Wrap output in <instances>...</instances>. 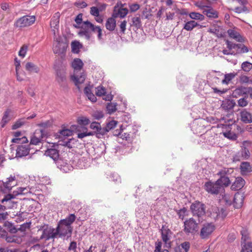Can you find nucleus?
Masks as SVG:
<instances>
[{
	"label": "nucleus",
	"mask_w": 252,
	"mask_h": 252,
	"mask_svg": "<svg viewBox=\"0 0 252 252\" xmlns=\"http://www.w3.org/2000/svg\"><path fill=\"white\" fill-rule=\"evenodd\" d=\"M84 65L83 63L80 59H75L72 63V66L74 68V74L71 76V79L74 82L75 86L79 89V85L84 83L85 76L81 71Z\"/></svg>",
	"instance_id": "nucleus-1"
},
{
	"label": "nucleus",
	"mask_w": 252,
	"mask_h": 252,
	"mask_svg": "<svg viewBox=\"0 0 252 252\" xmlns=\"http://www.w3.org/2000/svg\"><path fill=\"white\" fill-rule=\"evenodd\" d=\"M13 143L21 144L16 149V157L22 158L27 156L30 152V148L28 144V140L26 137L23 136L21 138H13L12 140Z\"/></svg>",
	"instance_id": "nucleus-2"
},
{
	"label": "nucleus",
	"mask_w": 252,
	"mask_h": 252,
	"mask_svg": "<svg viewBox=\"0 0 252 252\" xmlns=\"http://www.w3.org/2000/svg\"><path fill=\"white\" fill-rule=\"evenodd\" d=\"M233 172V169L230 168H223L220 169L217 173L220 178L217 180V182L219 185H221L222 187H227L230 184V181L228 177Z\"/></svg>",
	"instance_id": "nucleus-3"
},
{
	"label": "nucleus",
	"mask_w": 252,
	"mask_h": 252,
	"mask_svg": "<svg viewBox=\"0 0 252 252\" xmlns=\"http://www.w3.org/2000/svg\"><path fill=\"white\" fill-rule=\"evenodd\" d=\"M199 222H197L193 218L186 220L184 223V231L187 235H194L198 231Z\"/></svg>",
	"instance_id": "nucleus-4"
},
{
	"label": "nucleus",
	"mask_w": 252,
	"mask_h": 252,
	"mask_svg": "<svg viewBox=\"0 0 252 252\" xmlns=\"http://www.w3.org/2000/svg\"><path fill=\"white\" fill-rule=\"evenodd\" d=\"M190 209L192 215L194 217H197L198 222H200V219L205 214V205L198 201H196L191 204Z\"/></svg>",
	"instance_id": "nucleus-5"
},
{
	"label": "nucleus",
	"mask_w": 252,
	"mask_h": 252,
	"mask_svg": "<svg viewBox=\"0 0 252 252\" xmlns=\"http://www.w3.org/2000/svg\"><path fill=\"white\" fill-rule=\"evenodd\" d=\"M42 230V233L40 236V239H45V241H48L50 239H54L58 236V231H56V228L48 225L41 226L38 231Z\"/></svg>",
	"instance_id": "nucleus-6"
},
{
	"label": "nucleus",
	"mask_w": 252,
	"mask_h": 252,
	"mask_svg": "<svg viewBox=\"0 0 252 252\" xmlns=\"http://www.w3.org/2000/svg\"><path fill=\"white\" fill-rule=\"evenodd\" d=\"M35 21V16L25 15L18 19L15 22L14 26L16 28H25L30 26L34 23Z\"/></svg>",
	"instance_id": "nucleus-7"
},
{
	"label": "nucleus",
	"mask_w": 252,
	"mask_h": 252,
	"mask_svg": "<svg viewBox=\"0 0 252 252\" xmlns=\"http://www.w3.org/2000/svg\"><path fill=\"white\" fill-rule=\"evenodd\" d=\"M91 28H93V24L88 21H84L80 27L81 30L78 32V35L84 37L86 39L90 40L92 36Z\"/></svg>",
	"instance_id": "nucleus-8"
},
{
	"label": "nucleus",
	"mask_w": 252,
	"mask_h": 252,
	"mask_svg": "<svg viewBox=\"0 0 252 252\" xmlns=\"http://www.w3.org/2000/svg\"><path fill=\"white\" fill-rule=\"evenodd\" d=\"M205 189L208 192L212 194H218L224 190V188L221 185L217 183V182H207L205 184Z\"/></svg>",
	"instance_id": "nucleus-9"
},
{
	"label": "nucleus",
	"mask_w": 252,
	"mask_h": 252,
	"mask_svg": "<svg viewBox=\"0 0 252 252\" xmlns=\"http://www.w3.org/2000/svg\"><path fill=\"white\" fill-rule=\"evenodd\" d=\"M47 137V132L44 129H37L31 137L30 144L37 145Z\"/></svg>",
	"instance_id": "nucleus-10"
},
{
	"label": "nucleus",
	"mask_w": 252,
	"mask_h": 252,
	"mask_svg": "<svg viewBox=\"0 0 252 252\" xmlns=\"http://www.w3.org/2000/svg\"><path fill=\"white\" fill-rule=\"evenodd\" d=\"M215 225L212 223H206L203 225L200 231V236L202 239H208L215 230Z\"/></svg>",
	"instance_id": "nucleus-11"
},
{
	"label": "nucleus",
	"mask_w": 252,
	"mask_h": 252,
	"mask_svg": "<svg viewBox=\"0 0 252 252\" xmlns=\"http://www.w3.org/2000/svg\"><path fill=\"white\" fill-rule=\"evenodd\" d=\"M56 80L61 87H65L66 83V76L65 69L63 67H60L56 69Z\"/></svg>",
	"instance_id": "nucleus-12"
},
{
	"label": "nucleus",
	"mask_w": 252,
	"mask_h": 252,
	"mask_svg": "<svg viewBox=\"0 0 252 252\" xmlns=\"http://www.w3.org/2000/svg\"><path fill=\"white\" fill-rule=\"evenodd\" d=\"M56 229L58 232V236L59 237L67 236V238H69L71 236L73 228H69L58 223Z\"/></svg>",
	"instance_id": "nucleus-13"
},
{
	"label": "nucleus",
	"mask_w": 252,
	"mask_h": 252,
	"mask_svg": "<svg viewBox=\"0 0 252 252\" xmlns=\"http://www.w3.org/2000/svg\"><path fill=\"white\" fill-rule=\"evenodd\" d=\"M16 196L13 192L12 193H9L5 195L1 200V203L6 206V209H11L16 205L17 202L12 201V199L15 198Z\"/></svg>",
	"instance_id": "nucleus-14"
},
{
	"label": "nucleus",
	"mask_w": 252,
	"mask_h": 252,
	"mask_svg": "<svg viewBox=\"0 0 252 252\" xmlns=\"http://www.w3.org/2000/svg\"><path fill=\"white\" fill-rule=\"evenodd\" d=\"M227 33L230 38L235 40L237 42L242 43L245 41L244 37L240 34L238 32V29L235 27L228 29Z\"/></svg>",
	"instance_id": "nucleus-15"
},
{
	"label": "nucleus",
	"mask_w": 252,
	"mask_h": 252,
	"mask_svg": "<svg viewBox=\"0 0 252 252\" xmlns=\"http://www.w3.org/2000/svg\"><path fill=\"white\" fill-rule=\"evenodd\" d=\"M249 87L240 86L236 88L232 92V96L238 98L240 96H248Z\"/></svg>",
	"instance_id": "nucleus-16"
},
{
	"label": "nucleus",
	"mask_w": 252,
	"mask_h": 252,
	"mask_svg": "<svg viewBox=\"0 0 252 252\" xmlns=\"http://www.w3.org/2000/svg\"><path fill=\"white\" fill-rule=\"evenodd\" d=\"M244 194L242 193L237 192L233 197V205L235 208H241L243 204L244 200Z\"/></svg>",
	"instance_id": "nucleus-17"
},
{
	"label": "nucleus",
	"mask_w": 252,
	"mask_h": 252,
	"mask_svg": "<svg viewBox=\"0 0 252 252\" xmlns=\"http://www.w3.org/2000/svg\"><path fill=\"white\" fill-rule=\"evenodd\" d=\"M60 22V14L57 12L56 13L51 19L50 22V26L52 29V31L54 34H56V31H58L59 28Z\"/></svg>",
	"instance_id": "nucleus-18"
},
{
	"label": "nucleus",
	"mask_w": 252,
	"mask_h": 252,
	"mask_svg": "<svg viewBox=\"0 0 252 252\" xmlns=\"http://www.w3.org/2000/svg\"><path fill=\"white\" fill-rule=\"evenodd\" d=\"M241 120L245 124L252 123V115L246 109H243L240 112Z\"/></svg>",
	"instance_id": "nucleus-19"
},
{
	"label": "nucleus",
	"mask_w": 252,
	"mask_h": 252,
	"mask_svg": "<svg viewBox=\"0 0 252 252\" xmlns=\"http://www.w3.org/2000/svg\"><path fill=\"white\" fill-rule=\"evenodd\" d=\"M76 216L73 214H70L65 219L61 220L58 223L62 224L63 225L67 226L69 228H73L71 226V224L75 221Z\"/></svg>",
	"instance_id": "nucleus-20"
},
{
	"label": "nucleus",
	"mask_w": 252,
	"mask_h": 252,
	"mask_svg": "<svg viewBox=\"0 0 252 252\" xmlns=\"http://www.w3.org/2000/svg\"><path fill=\"white\" fill-rule=\"evenodd\" d=\"M245 184V180L241 177L236 178L235 182L232 184L231 189L232 190H238L241 189Z\"/></svg>",
	"instance_id": "nucleus-21"
},
{
	"label": "nucleus",
	"mask_w": 252,
	"mask_h": 252,
	"mask_svg": "<svg viewBox=\"0 0 252 252\" xmlns=\"http://www.w3.org/2000/svg\"><path fill=\"white\" fill-rule=\"evenodd\" d=\"M235 105V102L233 100L225 99L222 101L221 107L224 110H227L228 112L233 111L232 109Z\"/></svg>",
	"instance_id": "nucleus-22"
},
{
	"label": "nucleus",
	"mask_w": 252,
	"mask_h": 252,
	"mask_svg": "<svg viewBox=\"0 0 252 252\" xmlns=\"http://www.w3.org/2000/svg\"><path fill=\"white\" fill-rule=\"evenodd\" d=\"M7 180L6 182H3V184L5 189L9 191L16 185V178L15 176H10Z\"/></svg>",
	"instance_id": "nucleus-23"
},
{
	"label": "nucleus",
	"mask_w": 252,
	"mask_h": 252,
	"mask_svg": "<svg viewBox=\"0 0 252 252\" xmlns=\"http://www.w3.org/2000/svg\"><path fill=\"white\" fill-rule=\"evenodd\" d=\"M45 155L49 156L54 161L57 160L59 158V151L54 148L48 149L45 152Z\"/></svg>",
	"instance_id": "nucleus-24"
},
{
	"label": "nucleus",
	"mask_w": 252,
	"mask_h": 252,
	"mask_svg": "<svg viewBox=\"0 0 252 252\" xmlns=\"http://www.w3.org/2000/svg\"><path fill=\"white\" fill-rule=\"evenodd\" d=\"M160 230L162 241L165 244H167L170 238L171 231L169 229L167 228V227H165L163 226Z\"/></svg>",
	"instance_id": "nucleus-25"
},
{
	"label": "nucleus",
	"mask_w": 252,
	"mask_h": 252,
	"mask_svg": "<svg viewBox=\"0 0 252 252\" xmlns=\"http://www.w3.org/2000/svg\"><path fill=\"white\" fill-rule=\"evenodd\" d=\"M203 13L209 18H217L218 17V12L211 6H207L203 11Z\"/></svg>",
	"instance_id": "nucleus-26"
},
{
	"label": "nucleus",
	"mask_w": 252,
	"mask_h": 252,
	"mask_svg": "<svg viewBox=\"0 0 252 252\" xmlns=\"http://www.w3.org/2000/svg\"><path fill=\"white\" fill-rule=\"evenodd\" d=\"M237 75V73L232 72L224 75V79L221 81L222 84L228 85Z\"/></svg>",
	"instance_id": "nucleus-27"
},
{
	"label": "nucleus",
	"mask_w": 252,
	"mask_h": 252,
	"mask_svg": "<svg viewBox=\"0 0 252 252\" xmlns=\"http://www.w3.org/2000/svg\"><path fill=\"white\" fill-rule=\"evenodd\" d=\"M11 112L10 109H7L4 113L1 121L0 123V126L1 128L4 127L5 125L10 121L9 114Z\"/></svg>",
	"instance_id": "nucleus-28"
},
{
	"label": "nucleus",
	"mask_w": 252,
	"mask_h": 252,
	"mask_svg": "<svg viewBox=\"0 0 252 252\" xmlns=\"http://www.w3.org/2000/svg\"><path fill=\"white\" fill-rule=\"evenodd\" d=\"M116 25V20L112 17L108 18L105 24L106 28L110 31H114Z\"/></svg>",
	"instance_id": "nucleus-29"
},
{
	"label": "nucleus",
	"mask_w": 252,
	"mask_h": 252,
	"mask_svg": "<svg viewBox=\"0 0 252 252\" xmlns=\"http://www.w3.org/2000/svg\"><path fill=\"white\" fill-rule=\"evenodd\" d=\"M5 241L7 243H14L20 244L22 242V239L16 235H6Z\"/></svg>",
	"instance_id": "nucleus-30"
},
{
	"label": "nucleus",
	"mask_w": 252,
	"mask_h": 252,
	"mask_svg": "<svg viewBox=\"0 0 252 252\" xmlns=\"http://www.w3.org/2000/svg\"><path fill=\"white\" fill-rule=\"evenodd\" d=\"M212 211H213V213H211V215L214 218L221 217L223 218L226 216V214L224 213L225 211L223 209H221L220 210L221 214L220 213V210L217 207L212 208Z\"/></svg>",
	"instance_id": "nucleus-31"
},
{
	"label": "nucleus",
	"mask_w": 252,
	"mask_h": 252,
	"mask_svg": "<svg viewBox=\"0 0 252 252\" xmlns=\"http://www.w3.org/2000/svg\"><path fill=\"white\" fill-rule=\"evenodd\" d=\"M240 169L242 174H246L252 171L251 165L248 162H243L241 163Z\"/></svg>",
	"instance_id": "nucleus-32"
},
{
	"label": "nucleus",
	"mask_w": 252,
	"mask_h": 252,
	"mask_svg": "<svg viewBox=\"0 0 252 252\" xmlns=\"http://www.w3.org/2000/svg\"><path fill=\"white\" fill-rule=\"evenodd\" d=\"M26 69L30 72L38 73L39 71V68L34 63L28 62L26 64Z\"/></svg>",
	"instance_id": "nucleus-33"
},
{
	"label": "nucleus",
	"mask_w": 252,
	"mask_h": 252,
	"mask_svg": "<svg viewBox=\"0 0 252 252\" xmlns=\"http://www.w3.org/2000/svg\"><path fill=\"white\" fill-rule=\"evenodd\" d=\"M30 188L29 187H19L16 190L13 191V193L17 196L20 194H27L31 192Z\"/></svg>",
	"instance_id": "nucleus-34"
},
{
	"label": "nucleus",
	"mask_w": 252,
	"mask_h": 252,
	"mask_svg": "<svg viewBox=\"0 0 252 252\" xmlns=\"http://www.w3.org/2000/svg\"><path fill=\"white\" fill-rule=\"evenodd\" d=\"M71 51L73 53L77 54L79 50L82 47V45L77 41H72L71 43Z\"/></svg>",
	"instance_id": "nucleus-35"
},
{
	"label": "nucleus",
	"mask_w": 252,
	"mask_h": 252,
	"mask_svg": "<svg viewBox=\"0 0 252 252\" xmlns=\"http://www.w3.org/2000/svg\"><path fill=\"white\" fill-rule=\"evenodd\" d=\"M237 49L236 54L246 53L249 51V48L242 43H238Z\"/></svg>",
	"instance_id": "nucleus-36"
},
{
	"label": "nucleus",
	"mask_w": 252,
	"mask_h": 252,
	"mask_svg": "<svg viewBox=\"0 0 252 252\" xmlns=\"http://www.w3.org/2000/svg\"><path fill=\"white\" fill-rule=\"evenodd\" d=\"M62 43L58 42L57 44L54 47L53 50L55 54L63 53L66 50L65 45L62 46Z\"/></svg>",
	"instance_id": "nucleus-37"
},
{
	"label": "nucleus",
	"mask_w": 252,
	"mask_h": 252,
	"mask_svg": "<svg viewBox=\"0 0 252 252\" xmlns=\"http://www.w3.org/2000/svg\"><path fill=\"white\" fill-rule=\"evenodd\" d=\"M246 4L241 5L242 7H236L234 9L229 8V10H233L237 13H248L250 11L249 9L246 6Z\"/></svg>",
	"instance_id": "nucleus-38"
},
{
	"label": "nucleus",
	"mask_w": 252,
	"mask_h": 252,
	"mask_svg": "<svg viewBox=\"0 0 252 252\" xmlns=\"http://www.w3.org/2000/svg\"><path fill=\"white\" fill-rule=\"evenodd\" d=\"M71 130H69L68 129H63L60 131V134L64 136H69L71 135L72 131L76 129L79 131V129H77L78 128H79V126H71Z\"/></svg>",
	"instance_id": "nucleus-39"
},
{
	"label": "nucleus",
	"mask_w": 252,
	"mask_h": 252,
	"mask_svg": "<svg viewBox=\"0 0 252 252\" xmlns=\"http://www.w3.org/2000/svg\"><path fill=\"white\" fill-rule=\"evenodd\" d=\"M178 248L179 252H188L190 248V243L189 242H184L179 246Z\"/></svg>",
	"instance_id": "nucleus-40"
},
{
	"label": "nucleus",
	"mask_w": 252,
	"mask_h": 252,
	"mask_svg": "<svg viewBox=\"0 0 252 252\" xmlns=\"http://www.w3.org/2000/svg\"><path fill=\"white\" fill-rule=\"evenodd\" d=\"M233 112L231 111L230 112H227L225 116L221 117L220 121H224V123H233L234 121L233 120Z\"/></svg>",
	"instance_id": "nucleus-41"
},
{
	"label": "nucleus",
	"mask_w": 252,
	"mask_h": 252,
	"mask_svg": "<svg viewBox=\"0 0 252 252\" xmlns=\"http://www.w3.org/2000/svg\"><path fill=\"white\" fill-rule=\"evenodd\" d=\"M197 25V22L195 21H190L185 24L184 29L188 31H190Z\"/></svg>",
	"instance_id": "nucleus-42"
},
{
	"label": "nucleus",
	"mask_w": 252,
	"mask_h": 252,
	"mask_svg": "<svg viewBox=\"0 0 252 252\" xmlns=\"http://www.w3.org/2000/svg\"><path fill=\"white\" fill-rule=\"evenodd\" d=\"M132 26H134L137 29H140L141 26V19L139 16H134L132 18Z\"/></svg>",
	"instance_id": "nucleus-43"
},
{
	"label": "nucleus",
	"mask_w": 252,
	"mask_h": 252,
	"mask_svg": "<svg viewBox=\"0 0 252 252\" xmlns=\"http://www.w3.org/2000/svg\"><path fill=\"white\" fill-rule=\"evenodd\" d=\"M4 224L5 226L7 227L8 231L11 233H16L18 230V229H17L12 223L6 221Z\"/></svg>",
	"instance_id": "nucleus-44"
},
{
	"label": "nucleus",
	"mask_w": 252,
	"mask_h": 252,
	"mask_svg": "<svg viewBox=\"0 0 252 252\" xmlns=\"http://www.w3.org/2000/svg\"><path fill=\"white\" fill-rule=\"evenodd\" d=\"M91 32L97 33V38L100 40L102 39V30L99 26H94L93 24V28H91Z\"/></svg>",
	"instance_id": "nucleus-45"
},
{
	"label": "nucleus",
	"mask_w": 252,
	"mask_h": 252,
	"mask_svg": "<svg viewBox=\"0 0 252 252\" xmlns=\"http://www.w3.org/2000/svg\"><path fill=\"white\" fill-rule=\"evenodd\" d=\"M241 68L244 72H249L252 69V63L246 61L241 64Z\"/></svg>",
	"instance_id": "nucleus-46"
},
{
	"label": "nucleus",
	"mask_w": 252,
	"mask_h": 252,
	"mask_svg": "<svg viewBox=\"0 0 252 252\" xmlns=\"http://www.w3.org/2000/svg\"><path fill=\"white\" fill-rule=\"evenodd\" d=\"M248 96L243 97L238 100V105L240 107H244L248 105L249 102L248 101Z\"/></svg>",
	"instance_id": "nucleus-47"
},
{
	"label": "nucleus",
	"mask_w": 252,
	"mask_h": 252,
	"mask_svg": "<svg viewBox=\"0 0 252 252\" xmlns=\"http://www.w3.org/2000/svg\"><path fill=\"white\" fill-rule=\"evenodd\" d=\"M241 234L242 235V245L243 243H246L247 240H248L249 238V233L247 230L245 228H243L242 230L241 231Z\"/></svg>",
	"instance_id": "nucleus-48"
},
{
	"label": "nucleus",
	"mask_w": 252,
	"mask_h": 252,
	"mask_svg": "<svg viewBox=\"0 0 252 252\" xmlns=\"http://www.w3.org/2000/svg\"><path fill=\"white\" fill-rule=\"evenodd\" d=\"M128 13V10L125 8H120L117 14L114 13L113 16L114 17L119 16L121 18L125 17Z\"/></svg>",
	"instance_id": "nucleus-49"
},
{
	"label": "nucleus",
	"mask_w": 252,
	"mask_h": 252,
	"mask_svg": "<svg viewBox=\"0 0 252 252\" xmlns=\"http://www.w3.org/2000/svg\"><path fill=\"white\" fill-rule=\"evenodd\" d=\"M223 135L225 138L233 141L236 140L238 137L236 134L231 131L223 132Z\"/></svg>",
	"instance_id": "nucleus-50"
},
{
	"label": "nucleus",
	"mask_w": 252,
	"mask_h": 252,
	"mask_svg": "<svg viewBox=\"0 0 252 252\" xmlns=\"http://www.w3.org/2000/svg\"><path fill=\"white\" fill-rule=\"evenodd\" d=\"M241 252H252V243L248 242L243 244Z\"/></svg>",
	"instance_id": "nucleus-51"
},
{
	"label": "nucleus",
	"mask_w": 252,
	"mask_h": 252,
	"mask_svg": "<svg viewBox=\"0 0 252 252\" xmlns=\"http://www.w3.org/2000/svg\"><path fill=\"white\" fill-rule=\"evenodd\" d=\"M26 123L25 119H20L17 120L12 126V128L13 129H17L22 126H23Z\"/></svg>",
	"instance_id": "nucleus-52"
},
{
	"label": "nucleus",
	"mask_w": 252,
	"mask_h": 252,
	"mask_svg": "<svg viewBox=\"0 0 252 252\" xmlns=\"http://www.w3.org/2000/svg\"><path fill=\"white\" fill-rule=\"evenodd\" d=\"M208 32L215 34L217 37L220 38L223 37V33L221 32H220L219 29L216 28L213 29H210Z\"/></svg>",
	"instance_id": "nucleus-53"
},
{
	"label": "nucleus",
	"mask_w": 252,
	"mask_h": 252,
	"mask_svg": "<svg viewBox=\"0 0 252 252\" xmlns=\"http://www.w3.org/2000/svg\"><path fill=\"white\" fill-rule=\"evenodd\" d=\"M90 121L89 119L85 117H79L77 119V123L80 125L86 126L90 123Z\"/></svg>",
	"instance_id": "nucleus-54"
},
{
	"label": "nucleus",
	"mask_w": 252,
	"mask_h": 252,
	"mask_svg": "<svg viewBox=\"0 0 252 252\" xmlns=\"http://www.w3.org/2000/svg\"><path fill=\"white\" fill-rule=\"evenodd\" d=\"M95 94L98 96L104 95L106 93V90L104 87L98 86L96 88Z\"/></svg>",
	"instance_id": "nucleus-55"
},
{
	"label": "nucleus",
	"mask_w": 252,
	"mask_h": 252,
	"mask_svg": "<svg viewBox=\"0 0 252 252\" xmlns=\"http://www.w3.org/2000/svg\"><path fill=\"white\" fill-rule=\"evenodd\" d=\"M189 17L192 19L195 20H203L204 19V16L199 13L197 12H191L189 14Z\"/></svg>",
	"instance_id": "nucleus-56"
},
{
	"label": "nucleus",
	"mask_w": 252,
	"mask_h": 252,
	"mask_svg": "<svg viewBox=\"0 0 252 252\" xmlns=\"http://www.w3.org/2000/svg\"><path fill=\"white\" fill-rule=\"evenodd\" d=\"M28 49V45H27L26 44L23 45L21 47V48L19 52V53H18L19 56L20 57H22V58L25 57L26 54L27 52Z\"/></svg>",
	"instance_id": "nucleus-57"
},
{
	"label": "nucleus",
	"mask_w": 252,
	"mask_h": 252,
	"mask_svg": "<svg viewBox=\"0 0 252 252\" xmlns=\"http://www.w3.org/2000/svg\"><path fill=\"white\" fill-rule=\"evenodd\" d=\"M97 136L98 137H100V136H103L104 134H105L107 132H108L107 129L106 128V126L102 128L101 127V126H99L98 130H97Z\"/></svg>",
	"instance_id": "nucleus-58"
},
{
	"label": "nucleus",
	"mask_w": 252,
	"mask_h": 252,
	"mask_svg": "<svg viewBox=\"0 0 252 252\" xmlns=\"http://www.w3.org/2000/svg\"><path fill=\"white\" fill-rule=\"evenodd\" d=\"M106 108L108 113L110 114L114 113L117 110L116 105L115 104L111 103H108Z\"/></svg>",
	"instance_id": "nucleus-59"
},
{
	"label": "nucleus",
	"mask_w": 252,
	"mask_h": 252,
	"mask_svg": "<svg viewBox=\"0 0 252 252\" xmlns=\"http://www.w3.org/2000/svg\"><path fill=\"white\" fill-rule=\"evenodd\" d=\"M241 153L242 157L245 159H247L248 158H249L250 155V153L249 150L246 147H244V148L242 149Z\"/></svg>",
	"instance_id": "nucleus-60"
},
{
	"label": "nucleus",
	"mask_w": 252,
	"mask_h": 252,
	"mask_svg": "<svg viewBox=\"0 0 252 252\" xmlns=\"http://www.w3.org/2000/svg\"><path fill=\"white\" fill-rule=\"evenodd\" d=\"M225 43L226 44V46H227V48L229 49V50H230V51L233 49H235V48H237V44H236V43H234L230 41H229L228 40H225Z\"/></svg>",
	"instance_id": "nucleus-61"
},
{
	"label": "nucleus",
	"mask_w": 252,
	"mask_h": 252,
	"mask_svg": "<svg viewBox=\"0 0 252 252\" xmlns=\"http://www.w3.org/2000/svg\"><path fill=\"white\" fill-rule=\"evenodd\" d=\"M187 212V209L185 208H183L177 211V214L179 216V218L180 219L183 220L186 216V213Z\"/></svg>",
	"instance_id": "nucleus-62"
},
{
	"label": "nucleus",
	"mask_w": 252,
	"mask_h": 252,
	"mask_svg": "<svg viewBox=\"0 0 252 252\" xmlns=\"http://www.w3.org/2000/svg\"><path fill=\"white\" fill-rule=\"evenodd\" d=\"M117 123H118L117 121L114 120L109 122L106 126V127L108 131H109L111 129L115 127Z\"/></svg>",
	"instance_id": "nucleus-63"
},
{
	"label": "nucleus",
	"mask_w": 252,
	"mask_h": 252,
	"mask_svg": "<svg viewBox=\"0 0 252 252\" xmlns=\"http://www.w3.org/2000/svg\"><path fill=\"white\" fill-rule=\"evenodd\" d=\"M90 13L92 15L95 17H98L99 15L98 9L95 6H93L91 8Z\"/></svg>",
	"instance_id": "nucleus-64"
}]
</instances>
